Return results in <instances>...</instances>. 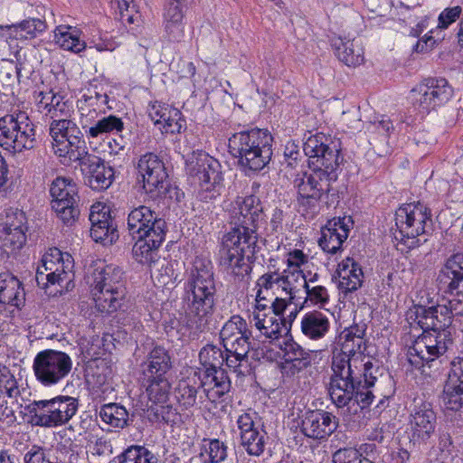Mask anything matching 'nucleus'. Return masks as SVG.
I'll return each mask as SVG.
<instances>
[{
    "label": "nucleus",
    "instance_id": "obj_25",
    "mask_svg": "<svg viewBox=\"0 0 463 463\" xmlns=\"http://www.w3.org/2000/svg\"><path fill=\"white\" fill-rule=\"evenodd\" d=\"M240 430V444L250 455L260 457L265 449L266 437L255 426L253 415L249 412L241 414L237 419Z\"/></svg>",
    "mask_w": 463,
    "mask_h": 463
},
{
    "label": "nucleus",
    "instance_id": "obj_59",
    "mask_svg": "<svg viewBox=\"0 0 463 463\" xmlns=\"http://www.w3.org/2000/svg\"><path fill=\"white\" fill-rule=\"evenodd\" d=\"M174 109L175 108L171 105L155 101L148 108V115L154 121L155 125H158L160 127L164 122H165L167 116L170 115V109Z\"/></svg>",
    "mask_w": 463,
    "mask_h": 463
},
{
    "label": "nucleus",
    "instance_id": "obj_41",
    "mask_svg": "<svg viewBox=\"0 0 463 463\" xmlns=\"http://www.w3.org/2000/svg\"><path fill=\"white\" fill-rule=\"evenodd\" d=\"M99 417L110 427L123 429L127 425L128 412L119 404L108 403L100 408Z\"/></svg>",
    "mask_w": 463,
    "mask_h": 463
},
{
    "label": "nucleus",
    "instance_id": "obj_53",
    "mask_svg": "<svg viewBox=\"0 0 463 463\" xmlns=\"http://www.w3.org/2000/svg\"><path fill=\"white\" fill-rule=\"evenodd\" d=\"M317 275L314 279H311L309 282L304 280L303 287L307 294V300H309L313 305H317L319 307H324L329 302V294L327 289L324 286H314L310 287L309 283L314 282Z\"/></svg>",
    "mask_w": 463,
    "mask_h": 463
},
{
    "label": "nucleus",
    "instance_id": "obj_9",
    "mask_svg": "<svg viewBox=\"0 0 463 463\" xmlns=\"http://www.w3.org/2000/svg\"><path fill=\"white\" fill-rule=\"evenodd\" d=\"M220 337L226 352L225 364L234 373L242 374L241 363L248 359L252 338V332L247 321L239 315L232 316L222 326Z\"/></svg>",
    "mask_w": 463,
    "mask_h": 463
},
{
    "label": "nucleus",
    "instance_id": "obj_16",
    "mask_svg": "<svg viewBox=\"0 0 463 463\" xmlns=\"http://www.w3.org/2000/svg\"><path fill=\"white\" fill-rule=\"evenodd\" d=\"M52 208L66 225H72L80 216L77 184L71 178L57 177L51 184Z\"/></svg>",
    "mask_w": 463,
    "mask_h": 463
},
{
    "label": "nucleus",
    "instance_id": "obj_26",
    "mask_svg": "<svg viewBox=\"0 0 463 463\" xmlns=\"http://www.w3.org/2000/svg\"><path fill=\"white\" fill-rule=\"evenodd\" d=\"M25 301V293L22 282L13 274H0V314L14 308L20 309Z\"/></svg>",
    "mask_w": 463,
    "mask_h": 463
},
{
    "label": "nucleus",
    "instance_id": "obj_51",
    "mask_svg": "<svg viewBox=\"0 0 463 463\" xmlns=\"http://www.w3.org/2000/svg\"><path fill=\"white\" fill-rule=\"evenodd\" d=\"M63 99V97L52 90L43 92L40 91L36 98V107L40 113L46 118L49 117L50 112Z\"/></svg>",
    "mask_w": 463,
    "mask_h": 463
},
{
    "label": "nucleus",
    "instance_id": "obj_14",
    "mask_svg": "<svg viewBox=\"0 0 463 463\" xmlns=\"http://www.w3.org/2000/svg\"><path fill=\"white\" fill-rule=\"evenodd\" d=\"M137 183L152 199L165 196L168 192V174L163 160L154 153L140 156L137 164Z\"/></svg>",
    "mask_w": 463,
    "mask_h": 463
},
{
    "label": "nucleus",
    "instance_id": "obj_34",
    "mask_svg": "<svg viewBox=\"0 0 463 463\" xmlns=\"http://www.w3.org/2000/svg\"><path fill=\"white\" fill-rule=\"evenodd\" d=\"M332 47L337 58L347 66H357L364 61V50L354 40L334 37Z\"/></svg>",
    "mask_w": 463,
    "mask_h": 463
},
{
    "label": "nucleus",
    "instance_id": "obj_56",
    "mask_svg": "<svg viewBox=\"0 0 463 463\" xmlns=\"http://www.w3.org/2000/svg\"><path fill=\"white\" fill-rule=\"evenodd\" d=\"M334 463H373V460L362 457L361 452L354 448H344L337 449L333 454Z\"/></svg>",
    "mask_w": 463,
    "mask_h": 463
},
{
    "label": "nucleus",
    "instance_id": "obj_32",
    "mask_svg": "<svg viewBox=\"0 0 463 463\" xmlns=\"http://www.w3.org/2000/svg\"><path fill=\"white\" fill-rule=\"evenodd\" d=\"M201 381L205 396L212 402H215L228 393L232 386L231 380L224 369H206L203 371V377L201 376Z\"/></svg>",
    "mask_w": 463,
    "mask_h": 463
},
{
    "label": "nucleus",
    "instance_id": "obj_36",
    "mask_svg": "<svg viewBox=\"0 0 463 463\" xmlns=\"http://www.w3.org/2000/svg\"><path fill=\"white\" fill-rule=\"evenodd\" d=\"M281 321L280 317H277L270 312H253L251 320L260 335L271 340L279 339L283 333L286 334V326Z\"/></svg>",
    "mask_w": 463,
    "mask_h": 463
},
{
    "label": "nucleus",
    "instance_id": "obj_22",
    "mask_svg": "<svg viewBox=\"0 0 463 463\" xmlns=\"http://www.w3.org/2000/svg\"><path fill=\"white\" fill-rule=\"evenodd\" d=\"M272 143L273 137L267 129L251 128L232 134L228 140V149L232 157L238 159Z\"/></svg>",
    "mask_w": 463,
    "mask_h": 463
},
{
    "label": "nucleus",
    "instance_id": "obj_50",
    "mask_svg": "<svg viewBox=\"0 0 463 463\" xmlns=\"http://www.w3.org/2000/svg\"><path fill=\"white\" fill-rule=\"evenodd\" d=\"M19 393L17 381L11 371L0 364V398H13Z\"/></svg>",
    "mask_w": 463,
    "mask_h": 463
},
{
    "label": "nucleus",
    "instance_id": "obj_10",
    "mask_svg": "<svg viewBox=\"0 0 463 463\" xmlns=\"http://www.w3.org/2000/svg\"><path fill=\"white\" fill-rule=\"evenodd\" d=\"M186 173L199 186L198 197L208 202L216 199L223 189L220 162L206 153L193 156L186 163Z\"/></svg>",
    "mask_w": 463,
    "mask_h": 463
},
{
    "label": "nucleus",
    "instance_id": "obj_58",
    "mask_svg": "<svg viewBox=\"0 0 463 463\" xmlns=\"http://www.w3.org/2000/svg\"><path fill=\"white\" fill-rule=\"evenodd\" d=\"M24 463H60L56 458H52L43 447L33 445L24 456Z\"/></svg>",
    "mask_w": 463,
    "mask_h": 463
},
{
    "label": "nucleus",
    "instance_id": "obj_13",
    "mask_svg": "<svg viewBox=\"0 0 463 463\" xmlns=\"http://www.w3.org/2000/svg\"><path fill=\"white\" fill-rule=\"evenodd\" d=\"M79 409L76 398L59 395L50 400L34 401L31 412L34 424L44 428L62 426L70 421Z\"/></svg>",
    "mask_w": 463,
    "mask_h": 463
},
{
    "label": "nucleus",
    "instance_id": "obj_63",
    "mask_svg": "<svg viewBox=\"0 0 463 463\" xmlns=\"http://www.w3.org/2000/svg\"><path fill=\"white\" fill-rule=\"evenodd\" d=\"M278 274L266 273L259 278L257 281L258 291L257 294L268 293L277 288Z\"/></svg>",
    "mask_w": 463,
    "mask_h": 463
},
{
    "label": "nucleus",
    "instance_id": "obj_48",
    "mask_svg": "<svg viewBox=\"0 0 463 463\" xmlns=\"http://www.w3.org/2000/svg\"><path fill=\"white\" fill-rule=\"evenodd\" d=\"M81 102L80 109L82 111L89 110V114L92 112L96 115L105 113L106 109H110V107L107 106L109 102V97L106 93H98L95 92L94 95L91 93L90 95H83V100Z\"/></svg>",
    "mask_w": 463,
    "mask_h": 463
},
{
    "label": "nucleus",
    "instance_id": "obj_20",
    "mask_svg": "<svg viewBox=\"0 0 463 463\" xmlns=\"http://www.w3.org/2000/svg\"><path fill=\"white\" fill-rule=\"evenodd\" d=\"M436 413L430 402L414 399L410 409L408 430L413 443H426L435 432Z\"/></svg>",
    "mask_w": 463,
    "mask_h": 463
},
{
    "label": "nucleus",
    "instance_id": "obj_64",
    "mask_svg": "<svg viewBox=\"0 0 463 463\" xmlns=\"http://www.w3.org/2000/svg\"><path fill=\"white\" fill-rule=\"evenodd\" d=\"M72 113L71 106L67 101L61 99V101L56 106L52 112H50V115L47 118L51 119V121H54L56 119H65L71 118Z\"/></svg>",
    "mask_w": 463,
    "mask_h": 463
},
{
    "label": "nucleus",
    "instance_id": "obj_43",
    "mask_svg": "<svg viewBox=\"0 0 463 463\" xmlns=\"http://www.w3.org/2000/svg\"><path fill=\"white\" fill-rule=\"evenodd\" d=\"M26 71L25 65L19 61L14 64L13 61H5L0 66V87L3 92L9 91L16 82H19L22 71Z\"/></svg>",
    "mask_w": 463,
    "mask_h": 463
},
{
    "label": "nucleus",
    "instance_id": "obj_38",
    "mask_svg": "<svg viewBox=\"0 0 463 463\" xmlns=\"http://www.w3.org/2000/svg\"><path fill=\"white\" fill-rule=\"evenodd\" d=\"M157 213L146 205H139L131 210L128 215V230L132 238L135 239L137 234L142 233L141 231L147 227L149 222H152V220L156 218Z\"/></svg>",
    "mask_w": 463,
    "mask_h": 463
},
{
    "label": "nucleus",
    "instance_id": "obj_27",
    "mask_svg": "<svg viewBox=\"0 0 463 463\" xmlns=\"http://www.w3.org/2000/svg\"><path fill=\"white\" fill-rule=\"evenodd\" d=\"M283 352V370L287 373L296 374L311 366L314 359V352L304 349L292 338L284 339L280 344Z\"/></svg>",
    "mask_w": 463,
    "mask_h": 463
},
{
    "label": "nucleus",
    "instance_id": "obj_37",
    "mask_svg": "<svg viewBox=\"0 0 463 463\" xmlns=\"http://www.w3.org/2000/svg\"><path fill=\"white\" fill-rule=\"evenodd\" d=\"M272 154V144L261 148L258 147L250 154L238 158V165L246 175L256 173L262 170L269 163Z\"/></svg>",
    "mask_w": 463,
    "mask_h": 463
},
{
    "label": "nucleus",
    "instance_id": "obj_5",
    "mask_svg": "<svg viewBox=\"0 0 463 463\" xmlns=\"http://www.w3.org/2000/svg\"><path fill=\"white\" fill-rule=\"evenodd\" d=\"M90 293L99 311L113 313L126 297L124 272L118 266L98 264L90 274Z\"/></svg>",
    "mask_w": 463,
    "mask_h": 463
},
{
    "label": "nucleus",
    "instance_id": "obj_35",
    "mask_svg": "<svg viewBox=\"0 0 463 463\" xmlns=\"http://www.w3.org/2000/svg\"><path fill=\"white\" fill-rule=\"evenodd\" d=\"M142 367L144 378L165 377V373L171 368V359L167 351L163 347H155Z\"/></svg>",
    "mask_w": 463,
    "mask_h": 463
},
{
    "label": "nucleus",
    "instance_id": "obj_31",
    "mask_svg": "<svg viewBox=\"0 0 463 463\" xmlns=\"http://www.w3.org/2000/svg\"><path fill=\"white\" fill-rule=\"evenodd\" d=\"M338 288L344 293L359 289L364 283V271L361 265L353 258L347 257L337 266Z\"/></svg>",
    "mask_w": 463,
    "mask_h": 463
},
{
    "label": "nucleus",
    "instance_id": "obj_40",
    "mask_svg": "<svg viewBox=\"0 0 463 463\" xmlns=\"http://www.w3.org/2000/svg\"><path fill=\"white\" fill-rule=\"evenodd\" d=\"M149 401L153 405L165 403L170 393V383L166 377L144 378Z\"/></svg>",
    "mask_w": 463,
    "mask_h": 463
},
{
    "label": "nucleus",
    "instance_id": "obj_21",
    "mask_svg": "<svg viewBox=\"0 0 463 463\" xmlns=\"http://www.w3.org/2000/svg\"><path fill=\"white\" fill-rule=\"evenodd\" d=\"M81 166L85 175L87 184L96 191H102L109 188L114 179V169L108 165L104 160L96 155L90 154L88 148L80 158L76 159Z\"/></svg>",
    "mask_w": 463,
    "mask_h": 463
},
{
    "label": "nucleus",
    "instance_id": "obj_33",
    "mask_svg": "<svg viewBox=\"0 0 463 463\" xmlns=\"http://www.w3.org/2000/svg\"><path fill=\"white\" fill-rule=\"evenodd\" d=\"M330 328V321L326 315L320 311L307 312L301 318V333L311 340H319L326 336Z\"/></svg>",
    "mask_w": 463,
    "mask_h": 463
},
{
    "label": "nucleus",
    "instance_id": "obj_62",
    "mask_svg": "<svg viewBox=\"0 0 463 463\" xmlns=\"http://www.w3.org/2000/svg\"><path fill=\"white\" fill-rule=\"evenodd\" d=\"M461 14L460 6H454L444 9L439 15V27L445 29L454 23Z\"/></svg>",
    "mask_w": 463,
    "mask_h": 463
},
{
    "label": "nucleus",
    "instance_id": "obj_17",
    "mask_svg": "<svg viewBox=\"0 0 463 463\" xmlns=\"http://www.w3.org/2000/svg\"><path fill=\"white\" fill-rule=\"evenodd\" d=\"M303 151L308 157L310 167L337 170L343 161L339 143L321 132L310 135L306 139Z\"/></svg>",
    "mask_w": 463,
    "mask_h": 463
},
{
    "label": "nucleus",
    "instance_id": "obj_23",
    "mask_svg": "<svg viewBox=\"0 0 463 463\" xmlns=\"http://www.w3.org/2000/svg\"><path fill=\"white\" fill-rule=\"evenodd\" d=\"M335 415L323 410L306 411L301 420V432L313 439H325L337 428Z\"/></svg>",
    "mask_w": 463,
    "mask_h": 463
},
{
    "label": "nucleus",
    "instance_id": "obj_15",
    "mask_svg": "<svg viewBox=\"0 0 463 463\" xmlns=\"http://www.w3.org/2000/svg\"><path fill=\"white\" fill-rule=\"evenodd\" d=\"M72 369V360L65 352L45 349L39 352L33 363L36 380L43 386L51 387L65 379Z\"/></svg>",
    "mask_w": 463,
    "mask_h": 463
},
{
    "label": "nucleus",
    "instance_id": "obj_54",
    "mask_svg": "<svg viewBox=\"0 0 463 463\" xmlns=\"http://www.w3.org/2000/svg\"><path fill=\"white\" fill-rule=\"evenodd\" d=\"M149 411L153 413L154 420L157 422L175 424L179 419L176 409L169 404L157 403L151 405Z\"/></svg>",
    "mask_w": 463,
    "mask_h": 463
},
{
    "label": "nucleus",
    "instance_id": "obj_45",
    "mask_svg": "<svg viewBox=\"0 0 463 463\" xmlns=\"http://www.w3.org/2000/svg\"><path fill=\"white\" fill-rule=\"evenodd\" d=\"M119 463H158L157 457L143 446H131L118 456Z\"/></svg>",
    "mask_w": 463,
    "mask_h": 463
},
{
    "label": "nucleus",
    "instance_id": "obj_18",
    "mask_svg": "<svg viewBox=\"0 0 463 463\" xmlns=\"http://www.w3.org/2000/svg\"><path fill=\"white\" fill-rule=\"evenodd\" d=\"M142 233L134 239L136 242L132 252L136 260L144 265H151L158 259V249L165 239L167 225L159 213L154 218L147 227L141 231Z\"/></svg>",
    "mask_w": 463,
    "mask_h": 463
},
{
    "label": "nucleus",
    "instance_id": "obj_47",
    "mask_svg": "<svg viewBox=\"0 0 463 463\" xmlns=\"http://www.w3.org/2000/svg\"><path fill=\"white\" fill-rule=\"evenodd\" d=\"M199 359L206 369L223 370L224 354L221 348L213 345H207L199 353Z\"/></svg>",
    "mask_w": 463,
    "mask_h": 463
},
{
    "label": "nucleus",
    "instance_id": "obj_52",
    "mask_svg": "<svg viewBox=\"0 0 463 463\" xmlns=\"http://www.w3.org/2000/svg\"><path fill=\"white\" fill-rule=\"evenodd\" d=\"M305 275L301 270H293L285 275L278 274L277 288H281L287 294L289 295V299L295 298L296 282H302L304 285Z\"/></svg>",
    "mask_w": 463,
    "mask_h": 463
},
{
    "label": "nucleus",
    "instance_id": "obj_30",
    "mask_svg": "<svg viewBox=\"0 0 463 463\" xmlns=\"http://www.w3.org/2000/svg\"><path fill=\"white\" fill-rule=\"evenodd\" d=\"M184 5L181 2H165L163 13L164 37L180 43L184 37Z\"/></svg>",
    "mask_w": 463,
    "mask_h": 463
},
{
    "label": "nucleus",
    "instance_id": "obj_6",
    "mask_svg": "<svg viewBox=\"0 0 463 463\" xmlns=\"http://www.w3.org/2000/svg\"><path fill=\"white\" fill-rule=\"evenodd\" d=\"M337 179L336 170L313 167L311 173L298 174L293 180L297 190L298 212L303 215L316 214L323 196L332 192V183Z\"/></svg>",
    "mask_w": 463,
    "mask_h": 463
},
{
    "label": "nucleus",
    "instance_id": "obj_24",
    "mask_svg": "<svg viewBox=\"0 0 463 463\" xmlns=\"http://www.w3.org/2000/svg\"><path fill=\"white\" fill-rule=\"evenodd\" d=\"M91 228L90 237L103 245H110L118 238L116 226L110 216L109 209L106 206L93 205L90 213Z\"/></svg>",
    "mask_w": 463,
    "mask_h": 463
},
{
    "label": "nucleus",
    "instance_id": "obj_39",
    "mask_svg": "<svg viewBox=\"0 0 463 463\" xmlns=\"http://www.w3.org/2000/svg\"><path fill=\"white\" fill-rule=\"evenodd\" d=\"M80 32L71 26H59L54 31L55 42L64 50L78 53L86 48L80 39Z\"/></svg>",
    "mask_w": 463,
    "mask_h": 463
},
{
    "label": "nucleus",
    "instance_id": "obj_4",
    "mask_svg": "<svg viewBox=\"0 0 463 463\" xmlns=\"http://www.w3.org/2000/svg\"><path fill=\"white\" fill-rule=\"evenodd\" d=\"M187 314L194 319L196 328L203 330L213 315L216 300L213 266L211 260L196 257L187 270L185 282Z\"/></svg>",
    "mask_w": 463,
    "mask_h": 463
},
{
    "label": "nucleus",
    "instance_id": "obj_49",
    "mask_svg": "<svg viewBox=\"0 0 463 463\" xmlns=\"http://www.w3.org/2000/svg\"><path fill=\"white\" fill-rule=\"evenodd\" d=\"M443 402L447 410L459 411L463 406V385L445 383Z\"/></svg>",
    "mask_w": 463,
    "mask_h": 463
},
{
    "label": "nucleus",
    "instance_id": "obj_42",
    "mask_svg": "<svg viewBox=\"0 0 463 463\" xmlns=\"http://www.w3.org/2000/svg\"><path fill=\"white\" fill-rule=\"evenodd\" d=\"M17 39H33L43 33L46 29L44 21L38 18H31L23 22L7 26Z\"/></svg>",
    "mask_w": 463,
    "mask_h": 463
},
{
    "label": "nucleus",
    "instance_id": "obj_28",
    "mask_svg": "<svg viewBox=\"0 0 463 463\" xmlns=\"http://www.w3.org/2000/svg\"><path fill=\"white\" fill-rule=\"evenodd\" d=\"M350 217H338L329 220L322 229V235L318 241L322 250L330 254H335L342 248V244L349 234Z\"/></svg>",
    "mask_w": 463,
    "mask_h": 463
},
{
    "label": "nucleus",
    "instance_id": "obj_19",
    "mask_svg": "<svg viewBox=\"0 0 463 463\" xmlns=\"http://www.w3.org/2000/svg\"><path fill=\"white\" fill-rule=\"evenodd\" d=\"M453 96V89L444 78H428L411 90L414 108L428 114L446 104Z\"/></svg>",
    "mask_w": 463,
    "mask_h": 463
},
{
    "label": "nucleus",
    "instance_id": "obj_57",
    "mask_svg": "<svg viewBox=\"0 0 463 463\" xmlns=\"http://www.w3.org/2000/svg\"><path fill=\"white\" fill-rule=\"evenodd\" d=\"M184 126V119L182 118V113L179 109H170V115L167 116L165 122H164L159 129L165 134L180 133Z\"/></svg>",
    "mask_w": 463,
    "mask_h": 463
},
{
    "label": "nucleus",
    "instance_id": "obj_44",
    "mask_svg": "<svg viewBox=\"0 0 463 463\" xmlns=\"http://www.w3.org/2000/svg\"><path fill=\"white\" fill-rule=\"evenodd\" d=\"M123 129L124 123L122 119L114 115H109L98 119L93 126L89 128L87 133L91 137H98L107 133L121 132Z\"/></svg>",
    "mask_w": 463,
    "mask_h": 463
},
{
    "label": "nucleus",
    "instance_id": "obj_11",
    "mask_svg": "<svg viewBox=\"0 0 463 463\" xmlns=\"http://www.w3.org/2000/svg\"><path fill=\"white\" fill-rule=\"evenodd\" d=\"M49 134L52 137L53 153L61 162L69 165L76 162L81 155L86 154V142L83 134L75 122L70 118L51 121Z\"/></svg>",
    "mask_w": 463,
    "mask_h": 463
},
{
    "label": "nucleus",
    "instance_id": "obj_12",
    "mask_svg": "<svg viewBox=\"0 0 463 463\" xmlns=\"http://www.w3.org/2000/svg\"><path fill=\"white\" fill-rule=\"evenodd\" d=\"M35 129L25 111L16 110L0 118V146L12 153L32 149Z\"/></svg>",
    "mask_w": 463,
    "mask_h": 463
},
{
    "label": "nucleus",
    "instance_id": "obj_8",
    "mask_svg": "<svg viewBox=\"0 0 463 463\" xmlns=\"http://www.w3.org/2000/svg\"><path fill=\"white\" fill-rule=\"evenodd\" d=\"M394 239L408 249L420 245L418 237L429 232L432 226L429 207L418 203L401 206L395 213Z\"/></svg>",
    "mask_w": 463,
    "mask_h": 463
},
{
    "label": "nucleus",
    "instance_id": "obj_3",
    "mask_svg": "<svg viewBox=\"0 0 463 463\" xmlns=\"http://www.w3.org/2000/svg\"><path fill=\"white\" fill-rule=\"evenodd\" d=\"M452 313L447 304L417 307L416 319L424 333L408 350V361L412 366L420 369L429 364L430 367L453 345L450 329Z\"/></svg>",
    "mask_w": 463,
    "mask_h": 463
},
{
    "label": "nucleus",
    "instance_id": "obj_55",
    "mask_svg": "<svg viewBox=\"0 0 463 463\" xmlns=\"http://www.w3.org/2000/svg\"><path fill=\"white\" fill-rule=\"evenodd\" d=\"M203 449L209 457V462L220 463L227 458V446L217 439H203Z\"/></svg>",
    "mask_w": 463,
    "mask_h": 463
},
{
    "label": "nucleus",
    "instance_id": "obj_29",
    "mask_svg": "<svg viewBox=\"0 0 463 463\" xmlns=\"http://www.w3.org/2000/svg\"><path fill=\"white\" fill-rule=\"evenodd\" d=\"M175 394L178 404L185 410L203 403L206 396L201 375L194 372L185 378L179 380Z\"/></svg>",
    "mask_w": 463,
    "mask_h": 463
},
{
    "label": "nucleus",
    "instance_id": "obj_7",
    "mask_svg": "<svg viewBox=\"0 0 463 463\" xmlns=\"http://www.w3.org/2000/svg\"><path fill=\"white\" fill-rule=\"evenodd\" d=\"M73 260L67 252L51 248L42 258L35 275L37 285L50 296L68 291L73 280Z\"/></svg>",
    "mask_w": 463,
    "mask_h": 463
},
{
    "label": "nucleus",
    "instance_id": "obj_46",
    "mask_svg": "<svg viewBox=\"0 0 463 463\" xmlns=\"http://www.w3.org/2000/svg\"><path fill=\"white\" fill-rule=\"evenodd\" d=\"M463 277V254L457 253L447 260L439 272L438 282L446 283L449 279H457Z\"/></svg>",
    "mask_w": 463,
    "mask_h": 463
},
{
    "label": "nucleus",
    "instance_id": "obj_61",
    "mask_svg": "<svg viewBox=\"0 0 463 463\" xmlns=\"http://www.w3.org/2000/svg\"><path fill=\"white\" fill-rule=\"evenodd\" d=\"M5 231H27L26 216L23 211L15 210L7 216Z\"/></svg>",
    "mask_w": 463,
    "mask_h": 463
},
{
    "label": "nucleus",
    "instance_id": "obj_60",
    "mask_svg": "<svg viewBox=\"0 0 463 463\" xmlns=\"http://www.w3.org/2000/svg\"><path fill=\"white\" fill-rule=\"evenodd\" d=\"M446 383L463 385V358L457 357L450 362V370Z\"/></svg>",
    "mask_w": 463,
    "mask_h": 463
},
{
    "label": "nucleus",
    "instance_id": "obj_2",
    "mask_svg": "<svg viewBox=\"0 0 463 463\" xmlns=\"http://www.w3.org/2000/svg\"><path fill=\"white\" fill-rule=\"evenodd\" d=\"M238 212L232 217V230L222 237L220 249V265L235 280L249 277L258 248L257 229L262 220V206L253 195L237 202Z\"/></svg>",
    "mask_w": 463,
    "mask_h": 463
},
{
    "label": "nucleus",
    "instance_id": "obj_1",
    "mask_svg": "<svg viewBox=\"0 0 463 463\" xmlns=\"http://www.w3.org/2000/svg\"><path fill=\"white\" fill-rule=\"evenodd\" d=\"M365 330L364 325H354L339 335L341 350L333 356V373L327 387L330 399L337 408L353 403L364 409L374 399L371 388L377 380L379 367L372 357L364 354Z\"/></svg>",
    "mask_w": 463,
    "mask_h": 463
}]
</instances>
